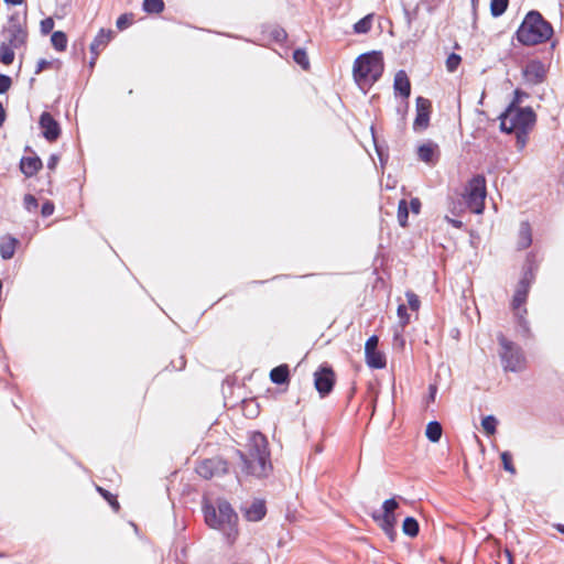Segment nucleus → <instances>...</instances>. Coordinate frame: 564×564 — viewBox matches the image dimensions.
<instances>
[{
    "label": "nucleus",
    "instance_id": "1",
    "mask_svg": "<svg viewBox=\"0 0 564 564\" xmlns=\"http://www.w3.org/2000/svg\"><path fill=\"white\" fill-rule=\"evenodd\" d=\"M206 524L223 533L227 542L232 543L238 536V516L226 500H218L216 506L203 508Z\"/></svg>",
    "mask_w": 564,
    "mask_h": 564
},
{
    "label": "nucleus",
    "instance_id": "2",
    "mask_svg": "<svg viewBox=\"0 0 564 564\" xmlns=\"http://www.w3.org/2000/svg\"><path fill=\"white\" fill-rule=\"evenodd\" d=\"M242 463V470L256 477L267 475L269 463L268 442L265 436L260 432H254L247 444V452H238Z\"/></svg>",
    "mask_w": 564,
    "mask_h": 564
},
{
    "label": "nucleus",
    "instance_id": "3",
    "mask_svg": "<svg viewBox=\"0 0 564 564\" xmlns=\"http://www.w3.org/2000/svg\"><path fill=\"white\" fill-rule=\"evenodd\" d=\"M553 35V26L540 12L530 11L516 32L517 40L525 46L547 42Z\"/></svg>",
    "mask_w": 564,
    "mask_h": 564
},
{
    "label": "nucleus",
    "instance_id": "4",
    "mask_svg": "<svg viewBox=\"0 0 564 564\" xmlns=\"http://www.w3.org/2000/svg\"><path fill=\"white\" fill-rule=\"evenodd\" d=\"M383 73V61L380 53L361 54L354 63V78L361 85H372Z\"/></svg>",
    "mask_w": 564,
    "mask_h": 564
},
{
    "label": "nucleus",
    "instance_id": "5",
    "mask_svg": "<svg viewBox=\"0 0 564 564\" xmlns=\"http://www.w3.org/2000/svg\"><path fill=\"white\" fill-rule=\"evenodd\" d=\"M500 129L506 133L513 131L531 130L534 126L536 116L532 108H520L510 104L508 108L500 115Z\"/></svg>",
    "mask_w": 564,
    "mask_h": 564
},
{
    "label": "nucleus",
    "instance_id": "6",
    "mask_svg": "<svg viewBox=\"0 0 564 564\" xmlns=\"http://www.w3.org/2000/svg\"><path fill=\"white\" fill-rule=\"evenodd\" d=\"M534 280V272L532 269V265H528V268L524 270L522 278L520 279L513 299H512V310L514 312V316L518 321L519 327L522 329V333L524 336H528L530 334V327L529 322L525 318L527 315V308L522 306L527 302V297L529 294L530 286Z\"/></svg>",
    "mask_w": 564,
    "mask_h": 564
},
{
    "label": "nucleus",
    "instance_id": "7",
    "mask_svg": "<svg viewBox=\"0 0 564 564\" xmlns=\"http://www.w3.org/2000/svg\"><path fill=\"white\" fill-rule=\"evenodd\" d=\"M500 345L499 356L505 371L520 372L525 368V356L522 348L508 339L502 333L497 335Z\"/></svg>",
    "mask_w": 564,
    "mask_h": 564
},
{
    "label": "nucleus",
    "instance_id": "8",
    "mask_svg": "<svg viewBox=\"0 0 564 564\" xmlns=\"http://www.w3.org/2000/svg\"><path fill=\"white\" fill-rule=\"evenodd\" d=\"M487 195L486 178L484 175H475L465 187L464 199L468 208L475 214H481L485 208Z\"/></svg>",
    "mask_w": 564,
    "mask_h": 564
},
{
    "label": "nucleus",
    "instance_id": "9",
    "mask_svg": "<svg viewBox=\"0 0 564 564\" xmlns=\"http://www.w3.org/2000/svg\"><path fill=\"white\" fill-rule=\"evenodd\" d=\"M9 44L2 43L0 46V62L10 65L14 59L13 46L17 47L24 41L25 34L20 25H12L7 30Z\"/></svg>",
    "mask_w": 564,
    "mask_h": 564
},
{
    "label": "nucleus",
    "instance_id": "10",
    "mask_svg": "<svg viewBox=\"0 0 564 564\" xmlns=\"http://www.w3.org/2000/svg\"><path fill=\"white\" fill-rule=\"evenodd\" d=\"M335 383V373L329 366H322L314 373V384L322 398L328 395Z\"/></svg>",
    "mask_w": 564,
    "mask_h": 564
},
{
    "label": "nucleus",
    "instance_id": "11",
    "mask_svg": "<svg viewBox=\"0 0 564 564\" xmlns=\"http://www.w3.org/2000/svg\"><path fill=\"white\" fill-rule=\"evenodd\" d=\"M379 339L376 335L370 336L365 345L366 364L372 369H382L386 367V358L378 350Z\"/></svg>",
    "mask_w": 564,
    "mask_h": 564
},
{
    "label": "nucleus",
    "instance_id": "12",
    "mask_svg": "<svg viewBox=\"0 0 564 564\" xmlns=\"http://www.w3.org/2000/svg\"><path fill=\"white\" fill-rule=\"evenodd\" d=\"M226 471L227 463L217 457L204 459L196 467V473L205 479H210L215 476L223 475Z\"/></svg>",
    "mask_w": 564,
    "mask_h": 564
},
{
    "label": "nucleus",
    "instance_id": "13",
    "mask_svg": "<svg viewBox=\"0 0 564 564\" xmlns=\"http://www.w3.org/2000/svg\"><path fill=\"white\" fill-rule=\"evenodd\" d=\"M524 79L531 85H538L544 82L546 67L539 59L529 61L522 69Z\"/></svg>",
    "mask_w": 564,
    "mask_h": 564
},
{
    "label": "nucleus",
    "instance_id": "14",
    "mask_svg": "<svg viewBox=\"0 0 564 564\" xmlns=\"http://www.w3.org/2000/svg\"><path fill=\"white\" fill-rule=\"evenodd\" d=\"M431 101L424 97L416 98V116L413 122L414 131H423L429 127L431 115Z\"/></svg>",
    "mask_w": 564,
    "mask_h": 564
},
{
    "label": "nucleus",
    "instance_id": "15",
    "mask_svg": "<svg viewBox=\"0 0 564 564\" xmlns=\"http://www.w3.org/2000/svg\"><path fill=\"white\" fill-rule=\"evenodd\" d=\"M39 123L43 130V135L47 141H55L59 137V124L50 112L44 111L40 117Z\"/></svg>",
    "mask_w": 564,
    "mask_h": 564
},
{
    "label": "nucleus",
    "instance_id": "16",
    "mask_svg": "<svg viewBox=\"0 0 564 564\" xmlns=\"http://www.w3.org/2000/svg\"><path fill=\"white\" fill-rule=\"evenodd\" d=\"M394 93L399 94L404 100L411 95V83L404 70H399L394 76Z\"/></svg>",
    "mask_w": 564,
    "mask_h": 564
},
{
    "label": "nucleus",
    "instance_id": "17",
    "mask_svg": "<svg viewBox=\"0 0 564 564\" xmlns=\"http://www.w3.org/2000/svg\"><path fill=\"white\" fill-rule=\"evenodd\" d=\"M243 513L249 521H260L265 517L267 508L262 500H254L249 507L243 508Z\"/></svg>",
    "mask_w": 564,
    "mask_h": 564
},
{
    "label": "nucleus",
    "instance_id": "18",
    "mask_svg": "<svg viewBox=\"0 0 564 564\" xmlns=\"http://www.w3.org/2000/svg\"><path fill=\"white\" fill-rule=\"evenodd\" d=\"M375 521H377L383 532L388 535L391 541H394L397 532L394 530V525L397 522L395 516H377V513L372 514Z\"/></svg>",
    "mask_w": 564,
    "mask_h": 564
},
{
    "label": "nucleus",
    "instance_id": "19",
    "mask_svg": "<svg viewBox=\"0 0 564 564\" xmlns=\"http://www.w3.org/2000/svg\"><path fill=\"white\" fill-rule=\"evenodd\" d=\"M41 167L42 161L39 156H26L21 159L20 169L26 177L35 175Z\"/></svg>",
    "mask_w": 564,
    "mask_h": 564
},
{
    "label": "nucleus",
    "instance_id": "20",
    "mask_svg": "<svg viewBox=\"0 0 564 564\" xmlns=\"http://www.w3.org/2000/svg\"><path fill=\"white\" fill-rule=\"evenodd\" d=\"M111 35L110 30L100 29L90 44L91 54L98 56L100 51L110 42Z\"/></svg>",
    "mask_w": 564,
    "mask_h": 564
},
{
    "label": "nucleus",
    "instance_id": "21",
    "mask_svg": "<svg viewBox=\"0 0 564 564\" xmlns=\"http://www.w3.org/2000/svg\"><path fill=\"white\" fill-rule=\"evenodd\" d=\"M18 239L12 236H4L0 241V256L3 260H9L14 256Z\"/></svg>",
    "mask_w": 564,
    "mask_h": 564
},
{
    "label": "nucleus",
    "instance_id": "22",
    "mask_svg": "<svg viewBox=\"0 0 564 564\" xmlns=\"http://www.w3.org/2000/svg\"><path fill=\"white\" fill-rule=\"evenodd\" d=\"M437 149V145L434 143H424L419 147L417 156L427 164H434L436 162Z\"/></svg>",
    "mask_w": 564,
    "mask_h": 564
},
{
    "label": "nucleus",
    "instance_id": "23",
    "mask_svg": "<svg viewBox=\"0 0 564 564\" xmlns=\"http://www.w3.org/2000/svg\"><path fill=\"white\" fill-rule=\"evenodd\" d=\"M532 243L531 226L528 221H522L519 228L518 248L527 249Z\"/></svg>",
    "mask_w": 564,
    "mask_h": 564
},
{
    "label": "nucleus",
    "instance_id": "24",
    "mask_svg": "<svg viewBox=\"0 0 564 564\" xmlns=\"http://www.w3.org/2000/svg\"><path fill=\"white\" fill-rule=\"evenodd\" d=\"M270 379L275 384H284L289 382L290 371L288 365H280L270 371Z\"/></svg>",
    "mask_w": 564,
    "mask_h": 564
},
{
    "label": "nucleus",
    "instance_id": "25",
    "mask_svg": "<svg viewBox=\"0 0 564 564\" xmlns=\"http://www.w3.org/2000/svg\"><path fill=\"white\" fill-rule=\"evenodd\" d=\"M442 425L437 421H432L427 424L425 435L432 442L436 443L442 437Z\"/></svg>",
    "mask_w": 564,
    "mask_h": 564
},
{
    "label": "nucleus",
    "instance_id": "26",
    "mask_svg": "<svg viewBox=\"0 0 564 564\" xmlns=\"http://www.w3.org/2000/svg\"><path fill=\"white\" fill-rule=\"evenodd\" d=\"M51 42L56 51L64 52L67 47V35L63 31H55L52 33Z\"/></svg>",
    "mask_w": 564,
    "mask_h": 564
},
{
    "label": "nucleus",
    "instance_id": "27",
    "mask_svg": "<svg viewBox=\"0 0 564 564\" xmlns=\"http://www.w3.org/2000/svg\"><path fill=\"white\" fill-rule=\"evenodd\" d=\"M402 530L404 534L415 538L420 531L419 522L413 517H406L403 521Z\"/></svg>",
    "mask_w": 564,
    "mask_h": 564
},
{
    "label": "nucleus",
    "instance_id": "28",
    "mask_svg": "<svg viewBox=\"0 0 564 564\" xmlns=\"http://www.w3.org/2000/svg\"><path fill=\"white\" fill-rule=\"evenodd\" d=\"M372 14H368L354 24V32L357 34H366L371 30Z\"/></svg>",
    "mask_w": 564,
    "mask_h": 564
},
{
    "label": "nucleus",
    "instance_id": "29",
    "mask_svg": "<svg viewBox=\"0 0 564 564\" xmlns=\"http://www.w3.org/2000/svg\"><path fill=\"white\" fill-rule=\"evenodd\" d=\"M143 10L147 13H161L164 10L163 0H143Z\"/></svg>",
    "mask_w": 564,
    "mask_h": 564
},
{
    "label": "nucleus",
    "instance_id": "30",
    "mask_svg": "<svg viewBox=\"0 0 564 564\" xmlns=\"http://www.w3.org/2000/svg\"><path fill=\"white\" fill-rule=\"evenodd\" d=\"M509 4V0H491L490 2V12L491 15L497 18L502 15Z\"/></svg>",
    "mask_w": 564,
    "mask_h": 564
},
{
    "label": "nucleus",
    "instance_id": "31",
    "mask_svg": "<svg viewBox=\"0 0 564 564\" xmlns=\"http://www.w3.org/2000/svg\"><path fill=\"white\" fill-rule=\"evenodd\" d=\"M409 218V205L405 199H401L398 205V221L401 227H405L408 225Z\"/></svg>",
    "mask_w": 564,
    "mask_h": 564
},
{
    "label": "nucleus",
    "instance_id": "32",
    "mask_svg": "<svg viewBox=\"0 0 564 564\" xmlns=\"http://www.w3.org/2000/svg\"><path fill=\"white\" fill-rule=\"evenodd\" d=\"M498 420L494 415H487L481 420V426L488 435L497 431Z\"/></svg>",
    "mask_w": 564,
    "mask_h": 564
},
{
    "label": "nucleus",
    "instance_id": "33",
    "mask_svg": "<svg viewBox=\"0 0 564 564\" xmlns=\"http://www.w3.org/2000/svg\"><path fill=\"white\" fill-rule=\"evenodd\" d=\"M293 59L295 61L296 64L302 66L304 69H307L310 66V61H308L307 54L302 48H297L294 51Z\"/></svg>",
    "mask_w": 564,
    "mask_h": 564
},
{
    "label": "nucleus",
    "instance_id": "34",
    "mask_svg": "<svg viewBox=\"0 0 564 564\" xmlns=\"http://www.w3.org/2000/svg\"><path fill=\"white\" fill-rule=\"evenodd\" d=\"M530 130L513 131L516 134V147L519 151H522L528 143V135Z\"/></svg>",
    "mask_w": 564,
    "mask_h": 564
},
{
    "label": "nucleus",
    "instance_id": "35",
    "mask_svg": "<svg viewBox=\"0 0 564 564\" xmlns=\"http://www.w3.org/2000/svg\"><path fill=\"white\" fill-rule=\"evenodd\" d=\"M398 507L399 503L394 498L387 499L382 505L383 513L380 516H394V511L398 509Z\"/></svg>",
    "mask_w": 564,
    "mask_h": 564
},
{
    "label": "nucleus",
    "instance_id": "36",
    "mask_svg": "<svg viewBox=\"0 0 564 564\" xmlns=\"http://www.w3.org/2000/svg\"><path fill=\"white\" fill-rule=\"evenodd\" d=\"M460 62H462V57L458 54H456V53L449 54L446 59L447 70L451 73L455 72L458 68Z\"/></svg>",
    "mask_w": 564,
    "mask_h": 564
},
{
    "label": "nucleus",
    "instance_id": "37",
    "mask_svg": "<svg viewBox=\"0 0 564 564\" xmlns=\"http://www.w3.org/2000/svg\"><path fill=\"white\" fill-rule=\"evenodd\" d=\"M500 457H501L505 470H507L511 474H514L516 468L512 464V455L509 452H502Z\"/></svg>",
    "mask_w": 564,
    "mask_h": 564
},
{
    "label": "nucleus",
    "instance_id": "38",
    "mask_svg": "<svg viewBox=\"0 0 564 564\" xmlns=\"http://www.w3.org/2000/svg\"><path fill=\"white\" fill-rule=\"evenodd\" d=\"M97 490L100 492V495L111 505V507L118 511L119 510V502L117 501L116 497L111 495L109 491L105 490L101 487H97Z\"/></svg>",
    "mask_w": 564,
    "mask_h": 564
},
{
    "label": "nucleus",
    "instance_id": "39",
    "mask_svg": "<svg viewBox=\"0 0 564 564\" xmlns=\"http://www.w3.org/2000/svg\"><path fill=\"white\" fill-rule=\"evenodd\" d=\"M397 313H398V317L400 319L401 326L404 327L410 321V316L408 314L406 306L404 304H400L398 306Z\"/></svg>",
    "mask_w": 564,
    "mask_h": 564
},
{
    "label": "nucleus",
    "instance_id": "40",
    "mask_svg": "<svg viewBox=\"0 0 564 564\" xmlns=\"http://www.w3.org/2000/svg\"><path fill=\"white\" fill-rule=\"evenodd\" d=\"M23 203L25 209L29 212H33L37 208V199L31 194L24 196Z\"/></svg>",
    "mask_w": 564,
    "mask_h": 564
},
{
    "label": "nucleus",
    "instance_id": "41",
    "mask_svg": "<svg viewBox=\"0 0 564 564\" xmlns=\"http://www.w3.org/2000/svg\"><path fill=\"white\" fill-rule=\"evenodd\" d=\"M405 296H406V300H408V303H409V306L411 307V310L417 311L420 307L419 296L411 291L406 292Z\"/></svg>",
    "mask_w": 564,
    "mask_h": 564
},
{
    "label": "nucleus",
    "instance_id": "42",
    "mask_svg": "<svg viewBox=\"0 0 564 564\" xmlns=\"http://www.w3.org/2000/svg\"><path fill=\"white\" fill-rule=\"evenodd\" d=\"M132 22V18L129 14H121L116 22V25L119 30H124L128 28Z\"/></svg>",
    "mask_w": 564,
    "mask_h": 564
},
{
    "label": "nucleus",
    "instance_id": "43",
    "mask_svg": "<svg viewBox=\"0 0 564 564\" xmlns=\"http://www.w3.org/2000/svg\"><path fill=\"white\" fill-rule=\"evenodd\" d=\"M54 29V20L52 18H46L41 21V32L43 34H48Z\"/></svg>",
    "mask_w": 564,
    "mask_h": 564
},
{
    "label": "nucleus",
    "instance_id": "44",
    "mask_svg": "<svg viewBox=\"0 0 564 564\" xmlns=\"http://www.w3.org/2000/svg\"><path fill=\"white\" fill-rule=\"evenodd\" d=\"M11 84L12 80L8 75L0 74V94L7 93Z\"/></svg>",
    "mask_w": 564,
    "mask_h": 564
},
{
    "label": "nucleus",
    "instance_id": "45",
    "mask_svg": "<svg viewBox=\"0 0 564 564\" xmlns=\"http://www.w3.org/2000/svg\"><path fill=\"white\" fill-rule=\"evenodd\" d=\"M54 204L51 200H46L41 208V214L43 217H48L54 213Z\"/></svg>",
    "mask_w": 564,
    "mask_h": 564
},
{
    "label": "nucleus",
    "instance_id": "46",
    "mask_svg": "<svg viewBox=\"0 0 564 564\" xmlns=\"http://www.w3.org/2000/svg\"><path fill=\"white\" fill-rule=\"evenodd\" d=\"M53 66V62L46 61V59H40L36 64L35 74H40L46 68H50Z\"/></svg>",
    "mask_w": 564,
    "mask_h": 564
},
{
    "label": "nucleus",
    "instance_id": "47",
    "mask_svg": "<svg viewBox=\"0 0 564 564\" xmlns=\"http://www.w3.org/2000/svg\"><path fill=\"white\" fill-rule=\"evenodd\" d=\"M408 205H409V209H411V212H412L413 214H416V215H417V214H420V210H421V202H420V199H419V198H416V197H415V198H412V199L410 200V204H408Z\"/></svg>",
    "mask_w": 564,
    "mask_h": 564
},
{
    "label": "nucleus",
    "instance_id": "48",
    "mask_svg": "<svg viewBox=\"0 0 564 564\" xmlns=\"http://www.w3.org/2000/svg\"><path fill=\"white\" fill-rule=\"evenodd\" d=\"M272 36L275 41L281 42L286 39V32L283 29H274L272 31Z\"/></svg>",
    "mask_w": 564,
    "mask_h": 564
},
{
    "label": "nucleus",
    "instance_id": "49",
    "mask_svg": "<svg viewBox=\"0 0 564 564\" xmlns=\"http://www.w3.org/2000/svg\"><path fill=\"white\" fill-rule=\"evenodd\" d=\"M58 161H59L58 154H51V156L47 160V169L53 171L56 167Z\"/></svg>",
    "mask_w": 564,
    "mask_h": 564
},
{
    "label": "nucleus",
    "instance_id": "50",
    "mask_svg": "<svg viewBox=\"0 0 564 564\" xmlns=\"http://www.w3.org/2000/svg\"><path fill=\"white\" fill-rule=\"evenodd\" d=\"M445 220L451 224L453 227L460 229L463 227V221L459 219L451 218L445 216Z\"/></svg>",
    "mask_w": 564,
    "mask_h": 564
},
{
    "label": "nucleus",
    "instance_id": "51",
    "mask_svg": "<svg viewBox=\"0 0 564 564\" xmlns=\"http://www.w3.org/2000/svg\"><path fill=\"white\" fill-rule=\"evenodd\" d=\"M172 366L176 370H182L185 367V359L181 356L177 361H172Z\"/></svg>",
    "mask_w": 564,
    "mask_h": 564
},
{
    "label": "nucleus",
    "instance_id": "52",
    "mask_svg": "<svg viewBox=\"0 0 564 564\" xmlns=\"http://www.w3.org/2000/svg\"><path fill=\"white\" fill-rule=\"evenodd\" d=\"M408 108H409V102H408L406 100H403V102H401V104L398 106L397 110H398V112H399L402 117H404L405 112L408 111Z\"/></svg>",
    "mask_w": 564,
    "mask_h": 564
},
{
    "label": "nucleus",
    "instance_id": "53",
    "mask_svg": "<svg viewBox=\"0 0 564 564\" xmlns=\"http://www.w3.org/2000/svg\"><path fill=\"white\" fill-rule=\"evenodd\" d=\"M522 96H525V94L523 91H521L520 89H516L514 90V100L511 104H514V106H517V104H519L521 101Z\"/></svg>",
    "mask_w": 564,
    "mask_h": 564
},
{
    "label": "nucleus",
    "instance_id": "54",
    "mask_svg": "<svg viewBox=\"0 0 564 564\" xmlns=\"http://www.w3.org/2000/svg\"><path fill=\"white\" fill-rule=\"evenodd\" d=\"M4 120H6V111H4L2 104L0 102V127L3 124Z\"/></svg>",
    "mask_w": 564,
    "mask_h": 564
},
{
    "label": "nucleus",
    "instance_id": "55",
    "mask_svg": "<svg viewBox=\"0 0 564 564\" xmlns=\"http://www.w3.org/2000/svg\"><path fill=\"white\" fill-rule=\"evenodd\" d=\"M429 389H430V398H431L432 400H434V398H435V393H436V390H437V389H436V386L431 384Z\"/></svg>",
    "mask_w": 564,
    "mask_h": 564
},
{
    "label": "nucleus",
    "instance_id": "56",
    "mask_svg": "<svg viewBox=\"0 0 564 564\" xmlns=\"http://www.w3.org/2000/svg\"><path fill=\"white\" fill-rule=\"evenodd\" d=\"M4 2L12 6H19L23 2V0H4Z\"/></svg>",
    "mask_w": 564,
    "mask_h": 564
},
{
    "label": "nucleus",
    "instance_id": "57",
    "mask_svg": "<svg viewBox=\"0 0 564 564\" xmlns=\"http://www.w3.org/2000/svg\"><path fill=\"white\" fill-rule=\"evenodd\" d=\"M503 554H505V556H506L507 561H508L509 558H513L512 553H511V551H510L509 549H505V550H503Z\"/></svg>",
    "mask_w": 564,
    "mask_h": 564
},
{
    "label": "nucleus",
    "instance_id": "58",
    "mask_svg": "<svg viewBox=\"0 0 564 564\" xmlns=\"http://www.w3.org/2000/svg\"><path fill=\"white\" fill-rule=\"evenodd\" d=\"M97 57H98V56L93 55V57H91V59H90V62H89V66H90V67H94V65H95V63H96Z\"/></svg>",
    "mask_w": 564,
    "mask_h": 564
},
{
    "label": "nucleus",
    "instance_id": "59",
    "mask_svg": "<svg viewBox=\"0 0 564 564\" xmlns=\"http://www.w3.org/2000/svg\"><path fill=\"white\" fill-rule=\"evenodd\" d=\"M557 529H558V531H560L561 533H563V534H564V525H563V524H560V525L557 527Z\"/></svg>",
    "mask_w": 564,
    "mask_h": 564
},
{
    "label": "nucleus",
    "instance_id": "60",
    "mask_svg": "<svg viewBox=\"0 0 564 564\" xmlns=\"http://www.w3.org/2000/svg\"><path fill=\"white\" fill-rule=\"evenodd\" d=\"M507 564H514L513 558H509V560L507 561Z\"/></svg>",
    "mask_w": 564,
    "mask_h": 564
}]
</instances>
